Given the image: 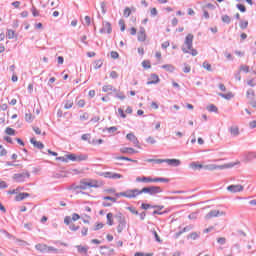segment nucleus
<instances>
[{
  "instance_id": "obj_36",
  "label": "nucleus",
  "mask_w": 256,
  "mask_h": 256,
  "mask_svg": "<svg viewBox=\"0 0 256 256\" xmlns=\"http://www.w3.org/2000/svg\"><path fill=\"white\" fill-rule=\"evenodd\" d=\"M147 163H156L157 165H160L161 163H165V159H147Z\"/></svg>"
},
{
  "instance_id": "obj_9",
  "label": "nucleus",
  "mask_w": 256,
  "mask_h": 256,
  "mask_svg": "<svg viewBox=\"0 0 256 256\" xmlns=\"http://www.w3.org/2000/svg\"><path fill=\"white\" fill-rule=\"evenodd\" d=\"M164 163H167L170 167H179V165H181V160L175 158L164 159Z\"/></svg>"
},
{
  "instance_id": "obj_21",
  "label": "nucleus",
  "mask_w": 256,
  "mask_h": 256,
  "mask_svg": "<svg viewBox=\"0 0 256 256\" xmlns=\"http://www.w3.org/2000/svg\"><path fill=\"white\" fill-rule=\"evenodd\" d=\"M30 143H32V145L36 147V149H43L45 147V145L42 142L35 140V138H31Z\"/></svg>"
},
{
  "instance_id": "obj_31",
  "label": "nucleus",
  "mask_w": 256,
  "mask_h": 256,
  "mask_svg": "<svg viewBox=\"0 0 256 256\" xmlns=\"http://www.w3.org/2000/svg\"><path fill=\"white\" fill-rule=\"evenodd\" d=\"M117 161H130L131 163H137V160H133L129 157H125V156H118L116 157Z\"/></svg>"
},
{
  "instance_id": "obj_64",
  "label": "nucleus",
  "mask_w": 256,
  "mask_h": 256,
  "mask_svg": "<svg viewBox=\"0 0 256 256\" xmlns=\"http://www.w3.org/2000/svg\"><path fill=\"white\" fill-rule=\"evenodd\" d=\"M249 127H250V129H255L256 128V120L249 122Z\"/></svg>"
},
{
  "instance_id": "obj_54",
  "label": "nucleus",
  "mask_w": 256,
  "mask_h": 256,
  "mask_svg": "<svg viewBox=\"0 0 256 256\" xmlns=\"http://www.w3.org/2000/svg\"><path fill=\"white\" fill-rule=\"evenodd\" d=\"M152 234L155 237V241H157V243H161V238L159 237V234H157V231L152 230Z\"/></svg>"
},
{
  "instance_id": "obj_60",
  "label": "nucleus",
  "mask_w": 256,
  "mask_h": 256,
  "mask_svg": "<svg viewBox=\"0 0 256 256\" xmlns=\"http://www.w3.org/2000/svg\"><path fill=\"white\" fill-rule=\"evenodd\" d=\"M134 256H153L151 253L136 252Z\"/></svg>"
},
{
  "instance_id": "obj_22",
  "label": "nucleus",
  "mask_w": 256,
  "mask_h": 256,
  "mask_svg": "<svg viewBox=\"0 0 256 256\" xmlns=\"http://www.w3.org/2000/svg\"><path fill=\"white\" fill-rule=\"evenodd\" d=\"M114 218L116 219V221H117L118 224H119V223H126V222H127V220H125V216H123V213H121V212H118V213L114 216Z\"/></svg>"
},
{
  "instance_id": "obj_26",
  "label": "nucleus",
  "mask_w": 256,
  "mask_h": 256,
  "mask_svg": "<svg viewBox=\"0 0 256 256\" xmlns=\"http://www.w3.org/2000/svg\"><path fill=\"white\" fill-rule=\"evenodd\" d=\"M6 37L7 39H15L17 38V34H15V30L7 29Z\"/></svg>"
},
{
  "instance_id": "obj_18",
  "label": "nucleus",
  "mask_w": 256,
  "mask_h": 256,
  "mask_svg": "<svg viewBox=\"0 0 256 256\" xmlns=\"http://www.w3.org/2000/svg\"><path fill=\"white\" fill-rule=\"evenodd\" d=\"M76 249H77L78 253H80L81 255H87V253L89 251V246L77 245Z\"/></svg>"
},
{
  "instance_id": "obj_59",
  "label": "nucleus",
  "mask_w": 256,
  "mask_h": 256,
  "mask_svg": "<svg viewBox=\"0 0 256 256\" xmlns=\"http://www.w3.org/2000/svg\"><path fill=\"white\" fill-rule=\"evenodd\" d=\"M110 77H111V79H118L119 74L117 73V71H112V72H110Z\"/></svg>"
},
{
  "instance_id": "obj_48",
  "label": "nucleus",
  "mask_w": 256,
  "mask_h": 256,
  "mask_svg": "<svg viewBox=\"0 0 256 256\" xmlns=\"http://www.w3.org/2000/svg\"><path fill=\"white\" fill-rule=\"evenodd\" d=\"M57 248L53 247V246H46V253H51V252H54V253H57Z\"/></svg>"
},
{
  "instance_id": "obj_52",
  "label": "nucleus",
  "mask_w": 256,
  "mask_h": 256,
  "mask_svg": "<svg viewBox=\"0 0 256 256\" xmlns=\"http://www.w3.org/2000/svg\"><path fill=\"white\" fill-rule=\"evenodd\" d=\"M31 12H32V15H33V17H39V10H37V8H35V6H33L32 8H31Z\"/></svg>"
},
{
  "instance_id": "obj_41",
  "label": "nucleus",
  "mask_w": 256,
  "mask_h": 256,
  "mask_svg": "<svg viewBox=\"0 0 256 256\" xmlns=\"http://www.w3.org/2000/svg\"><path fill=\"white\" fill-rule=\"evenodd\" d=\"M127 211H130V213H132V215H139V211H137V209H135V207L133 206H128Z\"/></svg>"
},
{
  "instance_id": "obj_27",
  "label": "nucleus",
  "mask_w": 256,
  "mask_h": 256,
  "mask_svg": "<svg viewBox=\"0 0 256 256\" xmlns=\"http://www.w3.org/2000/svg\"><path fill=\"white\" fill-rule=\"evenodd\" d=\"M120 153H129L130 155H133V153H137V151L133 148L124 147L120 149Z\"/></svg>"
},
{
  "instance_id": "obj_17",
  "label": "nucleus",
  "mask_w": 256,
  "mask_h": 256,
  "mask_svg": "<svg viewBox=\"0 0 256 256\" xmlns=\"http://www.w3.org/2000/svg\"><path fill=\"white\" fill-rule=\"evenodd\" d=\"M189 167L193 171H201V169H203V164H199V162H191Z\"/></svg>"
},
{
  "instance_id": "obj_55",
  "label": "nucleus",
  "mask_w": 256,
  "mask_h": 256,
  "mask_svg": "<svg viewBox=\"0 0 256 256\" xmlns=\"http://www.w3.org/2000/svg\"><path fill=\"white\" fill-rule=\"evenodd\" d=\"M131 16V8L126 7L124 9V17H130Z\"/></svg>"
},
{
  "instance_id": "obj_44",
  "label": "nucleus",
  "mask_w": 256,
  "mask_h": 256,
  "mask_svg": "<svg viewBox=\"0 0 256 256\" xmlns=\"http://www.w3.org/2000/svg\"><path fill=\"white\" fill-rule=\"evenodd\" d=\"M25 121H27V123H33V115L31 113H26Z\"/></svg>"
},
{
  "instance_id": "obj_24",
  "label": "nucleus",
  "mask_w": 256,
  "mask_h": 256,
  "mask_svg": "<svg viewBox=\"0 0 256 256\" xmlns=\"http://www.w3.org/2000/svg\"><path fill=\"white\" fill-rule=\"evenodd\" d=\"M89 159V155L87 154H78L76 155V162L81 163V161H87Z\"/></svg>"
},
{
  "instance_id": "obj_8",
  "label": "nucleus",
  "mask_w": 256,
  "mask_h": 256,
  "mask_svg": "<svg viewBox=\"0 0 256 256\" xmlns=\"http://www.w3.org/2000/svg\"><path fill=\"white\" fill-rule=\"evenodd\" d=\"M244 187L241 184H237V185H230L227 187V191H229L230 193H241V191H243Z\"/></svg>"
},
{
  "instance_id": "obj_51",
  "label": "nucleus",
  "mask_w": 256,
  "mask_h": 256,
  "mask_svg": "<svg viewBox=\"0 0 256 256\" xmlns=\"http://www.w3.org/2000/svg\"><path fill=\"white\" fill-rule=\"evenodd\" d=\"M81 139H82V141H88V143H89V141H91V134H83L81 136Z\"/></svg>"
},
{
  "instance_id": "obj_63",
  "label": "nucleus",
  "mask_w": 256,
  "mask_h": 256,
  "mask_svg": "<svg viewBox=\"0 0 256 256\" xmlns=\"http://www.w3.org/2000/svg\"><path fill=\"white\" fill-rule=\"evenodd\" d=\"M77 105H78V107L83 109V107H85V100H83V99L78 100Z\"/></svg>"
},
{
  "instance_id": "obj_12",
  "label": "nucleus",
  "mask_w": 256,
  "mask_h": 256,
  "mask_svg": "<svg viewBox=\"0 0 256 256\" xmlns=\"http://www.w3.org/2000/svg\"><path fill=\"white\" fill-rule=\"evenodd\" d=\"M112 31L113 28L111 27V23L109 22H104L103 27L100 29V33H108V35H110Z\"/></svg>"
},
{
  "instance_id": "obj_45",
  "label": "nucleus",
  "mask_w": 256,
  "mask_h": 256,
  "mask_svg": "<svg viewBox=\"0 0 256 256\" xmlns=\"http://www.w3.org/2000/svg\"><path fill=\"white\" fill-rule=\"evenodd\" d=\"M102 91L104 93H108V91H113V85H105L102 87Z\"/></svg>"
},
{
  "instance_id": "obj_6",
  "label": "nucleus",
  "mask_w": 256,
  "mask_h": 256,
  "mask_svg": "<svg viewBox=\"0 0 256 256\" xmlns=\"http://www.w3.org/2000/svg\"><path fill=\"white\" fill-rule=\"evenodd\" d=\"M30 177H31V174L26 171L23 173L14 174L13 179L17 183H25V179H29Z\"/></svg>"
},
{
  "instance_id": "obj_50",
  "label": "nucleus",
  "mask_w": 256,
  "mask_h": 256,
  "mask_svg": "<svg viewBox=\"0 0 256 256\" xmlns=\"http://www.w3.org/2000/svg\"><path fill=\"white\" fill-rule=\"evenodd\" d=\"M5 133L7 135H15V129L11 128V127H7L5 130Z\"/></svg>"
},
{
  "instance_id": "obj_29",
  "label": "nucleus",
  "mask_w": 256,
  "mask_h": 256,
  "mask_svg": "<svg viewBox=\"0 0 256 256\" xmlns=\"http://www.w3.org/2000/svg\"><path fill=\"white\" fill-rule=\"evenodd\" d=\"M253 159H256V152H248L245 154L246 161H253Z\"/></svg>"
},
{
  "instance_id": "obj_61",
  "label": "nucleus",
  "mask_w": 256,
  "mask_h": 256,
  "mask_svg": "<svg viewBox=\"0 0 256 256\" xmlns=\"http://www.w3.org/2000/svg\"><path fill=\"white\" fill-rule=\"evenodd\" d=\"M71 221H73V220H72V218L70 216H66L64 218L65 225H71Z\"/></svg>"
},
{
  "instance_id": "obj_1",
  "label": "nucleus",
  "mask_w": 256,
  "mask_h": 256,
  "mask_svg": "<svg viewBox=\"0 0 256 256\" xmlns=\"http://www.w3.org/2000/svg\"><path fill=\"white\" fill-rule=\"evenodd\" d=\"M193 34H188L185 38L184 45L182 46L183 53H189L192 57H197V49H193Z\"/></svg>"
},
{
  "instance_id": "obj_47",
  "label": "nucleus",
  "mask_w": 256,
  "mask_h": 256,
  "mask_svg": "<svg viewBox=\"0 0 256 256\" xmlns=\"http://www.w3.org/2000/svg\"><path fill=\"white\" fill-rule=\"evenodd\" d=\"M167 213H169V210H164V211H153L152 212V215L155 216V215H167Z\"/></svg>"
},
{
  "instance_id": "obj_3",
  "label": "nucleus",
  "mask_w": 256,
  "mask_h": 256,
  "mask_svg": "<svg viewBox=\"0 0 256 256\" xmlns=\"http://www.w3.org/2000/svg\"><path fill=\"white\" fill-rule=\"evenodd\" d=\"M141 193H147L148 195H158V193H163V189L159 186H149L141 189Z\"/></svg>"
},
{
  "instance_id": "obj_49",
  "label": "nucleus",
  "mask_w": 256,
  "mask_h": 256,
  "mask_svg": "<svg viewBox=\"0 0 256 256\" xmlns=\"http://www.w3.org/2000/svg\"><path fill=\"white\" fill-rule=\"evenodd\" d=\"M146 143H150V145H155V143H157V140H155V138H153L152 136H149L146 139Z\"/></svg>"
},
{
  "instance_id": "obj_57",
  "label": "nucleus",
  "mask_w": 256,
  "mask_h": 256,
  "mask_svg": "<svg viewBox=\"0 0 256 256\" xmlns=\"http://www.w3.org/2000/svg\"><path fill=\"white\" fill-rule=\"evenodd\" d=\"M240 71H243L244 73H249V66L247 65H241Z\"/></svg>"
},
{
  "instance_id": "obj_19",
  "label": "nucleus",
  "mask_w": 256,
  "mask_h": 256,
  "mask_svg": "<svg viewBox=\"0 0 256 256\" xmlns=\"http://www.w3.org/2000/svg\"><path fill=\"white\" fill-rule=\"evenodd\" d=\"M35 249L40 253H47V244H41V243L36 244Z\"/></svg>"
},
{
  "instance_id": "obj_30",
  "label": "nucleus",
  "mask_w": 256,
  "mask_h": 256,
  "mask_svg": "<svg viewBox=\"0 0 256 256\" xmlns=\"http://www.w3.org/2000/svg\"><path fill=\"white\" fill-rule=\"evenodd\" d=\"M221 21H222V23H225L226 25H229L231 23V18H230L229 15L223 14L221 16Z\"/></svg>"
},
{
  "instance_id": "obj_42",
  "label": "nucleus",
  "mask_w": 256,
  "mask_h": 256,
  "mask_svg": "<svg viewBox=\"0 0 256 256\" xmlns=\"http://www.w3.org/2000/svg\"><path fill=\"white\" fill-rule=\"evenodd\" d=\"M207 109L210 113H217L218 111L217 106H215L214 104H211L210 106H208Z\"/></svg>"
},
{
  "instance_id": "obj_10",
  "label": "nucleus",
  "mask_w": 256,
  "mask_h": 256,
  "mask_svg": "<svg viewBox=\"0 0 256 256\" xmlns=\"http://www.w3.org/2000/svg\"><path fill=\"white\" fill-rule=\"evenodd\" d=\"M126 139L128 141H131V143H133L134 147H138L139 148V140L137 139V136H135V134L128 133L126 135Z\"/></svg>"
},
{
  "instance_id": "obj_40",
  "label": "nucleus",
  "mask_w": 256,
  "mask_h": 256,
  "mask_svg": "<svg viewBox=\"0 0 256 256\" xmlns=\"http://www.w3.org/2000/svg\"><path fill=\"white\" fill-rule=\"evenodd\" d=\"M103 67V60H96L94 62V69H101Z\"/></svg>"
},
{
  "instance_id": "obj_16",
  "label": "nucleus",
  "mask_w": 256,
  "mask_h": 256,
  "mask_svg": "<svg viewBox=\"0 0 256 256\" xmlns=\"http://www.w3.org/2000/svg\"><path fill=\"white\" fill-rule=\"evenodd\" d=\"M147 39V34H145V28L141 27L138 32V41L144 42Z\"/></svg>"
},
{
  "instance_id": "obj_35",
  "label": "nucleus",
  "mask_w": 256,
  "mask_h": 256,
  "mask_svg": "<svg viewBox=\"0 0 256 256\" xmlns=\"http://www.w3.org/2000/svg\"><path fill=\"white\" fill-rule=\"evenodd\" d=\"M200 235L197 232H192L187 236V239H192L193 241H197L199 239Z\"/></svg>"
},
{
  "instance_id": "obj_7",
  "label": "nucleus",
  "mask_w": 256,
  "mask_h": 256,
  "mask_svg": "<svg viewBox=\"0 0 256 256\" xmlns=\"http://www.w3.org/2000/svg\"><path fill=\"white\" fill-rule=\"evenodd\" d=\"M124 197H127V199H135V197L139 195H143V192L139 189H130L126 191V194H122Z\"/></svg>"
},
{
  "instance_id": "obj_2",
  "label": "nucleus",
  "mask_w": 256,
  "mask_h": 256,
  "mask_svg": "<svg viewBox=\"0 0 256 256\" xmlns=\"http://www.w3.org/2000/svg\"><path fill=\"white\" fill-rule=\"evenodd\" d=\"M100 185L99 182H97V180H91L90 182H87L85 180L80 181L79 185H72V189H74V191H77L79 189H82L83 191H85V189H99Z\"/></svg>"
},
{
  "instance_id": "obj_38",
  "label": "nucleus",
  "mask_w": 256,
  "mask_h": 256,
  "mask_svg": "<svg viewBox=\"0 0 256 256\" xmlns=\"http://www.w3.org/2000/svg\"><path fill=\"white\" fill-rule=\"evenodd\" d=\"M106 219H107V224L108 225H113V213L109 212L107 215H106Z\"/></svg>"
},
{
  "instance_id": "obj_53",
  "label": "nucleus",
  "mask_w": 256,
  "mask_h": 256,
  "mask_svg": "<svg viewBox=\"0 0 256 256\" xmlns=\"http://www.w3.org/2000/svg\"><path fill=\"white\" fill-rule=\"evenodd\" d=\"M71 107H73V101L67 100L64 105V109H71Z\"/></svg>"
},
{
  "instance_id": "obj_20",
  "label": "nucleus",
  "mask_w": 256,
  "mask_h": 256,
  "mask_svg": "<svg viewBox=\"0 0 256 256\" xmlns=\"http://www.w3.org/2000/svg\"><path fill=\"white\" fill-rule=\"evenodd\" d=\"M31 194L27 192H22L16 195L15 201H23V199H27V197H30Z\"/></svg>"
},
{
  "instance_id": "obj_58",
  "label": "nucleus",
  "mask_w": 256,
  "mask_h": 256,
  "mask_svg": "<svg viewBox=\"0 0 256 256\" xmlns=\"http://www.w3.org/2000/svg\"><path fill=\"white\" fill-rule=\"evenodd\" d=\"M117 127L116 126H111L109 128H106L108 133H115L117 131Z\"/></svg>"
},
{
  "instance_id": "obj_13",
  "label": "nucleus",
  "mask_w": 256,
  "mask_h": 256,
  "mask_svg": "<svg viewBox=\"0 0 256 256\" xmlns=\"http://www.w3.org/2000/svg\"><path fill=\"white\" fill-rule=\"evenodd\" d=\"M219 215H225V213L220 212L219 210H211L205 217L206 219H213V217H219Z\"/></svg>"
},
{
  "instance_id": "obj_37",
  "label": "nucleus",
  "mask_w": 256,
  "mask_h": 256,
  "mask_svg": "<svg viewBox=\"0 0 256 256\" xmlns=\"http://www.w3.org/2000/svg\"><path fill=\"white\" fill-rule=\"evenodd\" d=\"M66 159H67V163H69V161H76L77 162V154H68L66 155Z\"/></svg>"
},
{
  "instance_id": "obj_62",
  "label": "nucleus",
  "mask_w": 256,
  "mask_h": 256,
  "mask_svg": "<svg viewBox=\"0 0 256 256\" xmlns=\"http://www.w3.org/2000/svg\"><path fill=\"white\" fill-rule=\"evenodd\" d=\"M71 219L72 221H79V219H81V216L77 213H73Z\"/></svg>"
},
{
  "instance_id": "obj_25",
  "label": "nucleus",
  "mask_w": 256,
  "mask_h": 256,
  "mask_svg": "<svg viewBox=\"0 0 256 256\" xmlns=\"http://www.w3.org/2000/svg\"><path fill=\"white\" fill-rule=\"evenodd\" d=\"M161 69H165V71H168V73H173V71H175V66L172 64H164L161 66Z\"/></svg>"
},
{
  "instance_id": "obj_28",
  "label": "nucleus",
  "mask_w": 256,
  "mask_h": 256,
  "mask_svg": "<svg viewBox=\"0 0 256 256\" xmlns=\"http://www.w3.org/2000/svg\"><path fill=\"white\" fill-rule=\"evenodd\" d=\"M219 97H222V99H226L227 101L233 99L234 95L232 92H228L227 94L218 93Z\"/></svg>"
},
{
  "instance_id": "obj_43",
  "label": "nucleus",
  "mask_w": 256,
  "mask_h": 256,
  "mask_svg": "<svg viewBox=\"0 0 256 256\" xmlns=\"http://www.w3.org/2000/svg\"><path fill=\"white\" fill-rule=\"evenodd\" d=\"M202 67L206 69V71H213V68H211V64H209V62L207 61L203 62Z\"/></svg>"
},
{
  "instance_id": "obj_11",
  "label": "nucleus",
  "mask_w": 256,
  "mask_h": 256,
  "mask_svg": "<svg viewBox=\"0 0 256 256\" xmlns=\"http://www.w3.org/2000/svg\"><path fill=\"white\" fill-rule=\"evenodd\" d=\"M141 209H144L145 211H147V209H165V206L163 205H151V204H145V203H142L141 205Z\"/></svg>"
},
{
  "instance_id": "obj_46",
  "label": "nucleus",
  "mask_w": 256,
  "mask_h": 256,
  "mask_svg": "<svg viewBox=\"0 0 256 256\" xmlns=\"http://www.w3.org/2000/svg\"><path fill=\"white\" fill-rule=\"evenodd\" d=\"M236 7L241 13H245L247 11V8L243 4H237Z\"/></svg>"
},
{
  "instance_id": "obj_15",
  "label": "nucleus",
  "mask_w": 256,
  "mask_h": 256,
  "mask_svg": "<svg viewBox=\"0 0 256 256\" xmlns=\"http://www.w3.org/2000/svg\"><path fill=\"white\" fill-rule=\"evenodd\" d=\"M150 79L151 81H148L147 85H157L161 81L157 74H151Z\"/></svg>"
},
{
  "instance_id": "obj_32",
  "label": "nucleus",
  "mask_w": 256,
  "mask_h": 256,
  "mask_svg": "<svg viewBox=\"0 0 256 256\" xmlns=\"http://www.w3.org/2000/svg\"><path fill=\"white\" fill-rule=\"evenodd\" d=\"M246 97L248 99H250V101H253L254 100V97H255V91L253 89H249L247 92H246Z\"/></svg>"
},
{
  "instance_id": "obj_23",
  "label": "nucleus",
  "mask_w": 256,
  "mask_h": 256,
  "mask_svg": "<svg viewBox=\"0 0 256 256\" xmlns=\"http://www.w3.org/2000/svg\"><path fill=\"white\" fill-rule=\"evenodd\" d=\"M136 183H151V177L149 176L137 177Z\"/></svg>"
},
{
  "instance_id": "obj_5",
  "label": "nucleus",
  "mask_w": 256,
  "mask_h": 256,
  "mask_svg": "<svg viewBox=\"0 0 256 256\" xmlns=\"http://www.w3.org/2000/svg\"><path fill=\"white\" fill-rule=\"evenodd\" d=\"M203 169L205 171H216L217 169L219 170L229 169V164H224V165L207 164V165H203Z\"/></svg>"
},
{
  "instance_id": "obj_34",
  "label": "nucleus",
  "mask_w": 256,
  "mask_h": 256,
  "mask_svg": "<svg viewBox=\"0 0 256 256\" xmlns=\"http://www.w3.org/2000/svg\"><path fill=\"white\" fill-rule=\"evenodd\" d=\"M239 27L242 30L247 29V27H249V21H247V20H240Z\"/></svg>"
},
{
  "instance_id": "obj_33",
  "label": "nucleus",
  "mask_w": 256,
  "mask_h": 256,
  "mask_svg": "<svg viewBox=\"0 0 256 256\" xmlns=\"http://www.w3.org/2000/svg\"><path fill=\"white\" fill-rule=\"evenodd\" d=\"M125 227H127V222L119 223L117 226V233H123Z\"/></svg>"
},
{
  "instance_id": "obj_14",
  "label": "nucleus",
  "mask_w": 256,
  "mask_h": 256,
  "mask_svg": "<svg viewBox=\"0 0 256 256\" xmlns=\"http://www.w3.org/2000/svg\"><path fill=\"white\" fill-rule=\"evenodd\" d=\"M228 131L231 137H239V126H231Z\"/></svg>"
},
{
  "instance_id": "obj_39",
  "label": "nucleus",
  "mask_w": 256,
  "mask_h": 256,
  "mask_svg": "<svg viewBox=\"0 0 256 256\" xmlns=\"http://www.w3.org/2000/svg\"><path fill=\"white\" fill-rule=\"evenodd\" d=\"M103 139H93L92 141H89V145H102Z\"/></svg>"
},
{
  "instance_id": "obj_4",
  "label": "nucleus",
  "mask_w": 256,
  "mask_h": 256,
  "mask_svg": "<svg viewBox=\"0 0 256 256\" xmlns=\"http://www.w3.org/2000/svg\"><path fill=\"white\" fill-rule=\"evenodd\" d=\"M99 177H104L105 179H123V175L116 172H99Z\"/></svg>"
},
{
  "instance_id": "obj_56",
  "label": "nucleus",
  "mask_w": 256,
  "mask_h": 256,
  "mask_svg": "<svg viewBox=\"0 0 256 256\" xmlns=\"http://www.w3.org/2000/svg\"><path fill=\"white\" fill-rule=\"evenodd\" d=\"M142 67L144 68V69H151V64H149V61H143L142 62Z\"/></svg>"
}]
</instances>
